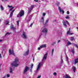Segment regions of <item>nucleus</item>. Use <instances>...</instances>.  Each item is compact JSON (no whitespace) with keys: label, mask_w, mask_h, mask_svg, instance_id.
<instances>
[{"label":"nucleus","mask_w":78,"mask_h":78,"mask_svg":"<svg viewBox=\"0 0 78 78\" xmlns=\"http://www.w3.org/2000/svg\"><path fill=\"white\" fill-rule=\"evenodd\" d=\"M17 62H19V59H18V58L16 57L15 59V61L12 63L11 67L10 68V72L11 73H12V70H14L15 69V68L12 66L17 67L19 65V64H17Z\"/></svg>","instance_id":"f257e3e1"},{"label":"nucleus","mask_w":78,"mask_h":78,"mask_svg":"<svg viewBox=\"0 0 78 78\" xmlns=\"http://www.w3.org/2000/svg\"><path fill=\"white\" fill-rule=\"evenodd\" d=\"M34 8V5H31L30 8L29 9V10H28V13H31V11Z\"/></svg>","instance_id":"f03ea898"},{"label":"nucleus","mask_w":78,"mask_h":78,"mask_svg":"<svg viewBox=\"0 0 78 78\" xmlns=\"http://www.w3.org/2000/svg\"><path fill=\"white\" fill-rule=\"evenodd\" d=\"M28 70H29V67H28V66H26L25 67L24 69V71H23L24 74H25V73H26V72H27V71H28Z\"/></svg>","instance_id":"7ed1b4c3"},{"label":"nucleus","mask_w":78,"mask_h":78,"mask_svg":"<svg viewBox=\"0 0 78 78\" xmlns=\"http://www.w3.org/2000/svg\"><path fill=\"white\" fill-rule=\"evenodd\" d=\"M9 55H13V56H15V54H14V51L13 50L11 51V50H9Z\"/></svg>","instance_id":"20e7f679"},{"label":"nucleus","mask_w":78,"mask_h":78,"mask_svg":"<svg viewBox=\"0 0 78 78\" xmlns=\"http://www.w3.org/2000/svg\"><path fill=\"white\" fill-rule=\"evenodd\" d=\"M10 28L11 30H12L13 31H16V27H14V25H11L10 27Z\"/></svg>","instance_id":"39448f33"},{"label":"nucleus","mask_w":78,"mask_h":78,"mask_svg":"<svg viewBox=\"0 0 78 78\" xmlns=\"http://www.w3.org/2000/svg\"><path fill=\"white\" fill-rule=\"evenodd\" d=\"M42 66V63L41 62L40 63H39L38 66H37V71H38V70H39V69H40V67H41V66Z\"/></svg>","instance_id":"423d86ee"},{"label":"nucleus","mask_w":78,"mask_h":78,"mask_svg":"<svg viewBox=\"0 0 78 78\" xmlns=\"http://www.w3.org/2000/svg\"><path fill=\"white\" fill-rule=\"evenodd\" d=\"M23 15H24V11L23 10H21L20 15V17H22Z\"/></svg>","instance_id":"0eeeda50"},{"label":"nucleus","mask_w":78,"mask_h":78,"mask_svg":"<svg viewBox=\"0 0 78 78\" xmlns=\"http://www.w3.org/2000/svg\"><path fill=\"white\" fill-rule=\"evenodd\" d=\"M22 36H23V37H24L25 39H27V35H26V33L25 32H24L22 34Z\"/></svg>","instance_id":"6e6552de"},{"label":"nucleus","mask_w":78,"mask_h":78,"mask_svg":"<svg viewBox=\"0 0 78 78\" xmlns=\"http://www.w3.org/2000/svg\"><path fill=\"white\" fill-rule=\"evenodd\" d=\"M58 9L60 11V12H62V14H64V11L62 10H61V7H59L58 8Z\"/></svg>","instance_id":"1a4fd4ad"},{"label":"nucleus","mask_w":78,"mask_h":78,"mask_svg":"<svg viewBox=\"0 0 78 78\" xmlns=\"http://www.w3.org/2000/svg\"><path fill=\"white\" fill-rule=\"evenodd\" d=\"M48 55V53H46L44 55V57L43 58V59L44 60L46 59H47V55Z\"/></svg>","instance_id":"9d476101"},{"label":"nucleus","mask_w":78,"mask_h":78,"mask_svg":"<svg viewBox=\"0 0 78 78\" xmlns=\"http://www.w3.org/2000/svg\"><path fill=\"white\" fill-rule=\"evenodd\" d=\"M42 32L43 33H47V29L46 28H44L42 31Z\"/></svg>","instance_id":"9b49d317"},{"label":"nucleus","mask_w":78,"mask_h":78,"mask_svg":"<svg viewBox=\"0 0 78 78\" xmlns=\"http://www.w3.org/2000/svg\"><path fill=\"white\" fill-rule=\"evenodd\" d=\"M8 6L9 8H12L10 9V11H12V9H14V7H12V5L9 6V5H8Z\"/></svg>","instance_id":"f8f14e48"},{"label":"nucleus","mask_w":78,"mask_h":78,"mask_svg":"<svg viewBox=\"0 0 78 78\" xmlns=\"http://www.w3.org/2000/svg\"><path fill=\"white\" fill-rule=\"evenodd\" d=\"M29 50H28L24 54V56H26V55H28V53H29Z\"/></svg>","instance_id":"ddd939ff"},{"label":"nucleus","mask_w":78,"mask_h":78,"mask_svg":"<svg viewBox=\"0 0 78 78\" xmlns=\"http://www.w3.org/2000/svg\"><path fill=\"white\" fill-rule=\"evenodd\" d=\"M15 11V10H13L12 11V12H11L10 15V17H12V15H13V12H14Z\"/></svg>","instance_id":"4468645a"},{"label":"nucleus","mask_w":78,"mask_h":78,"mask_svg":"<svg viewBox=\"0 0 78 78\" xmlns=\"http://www.w3.org/2000/svg\"><path fill=\"white\" fill-rule=\"evenodd\" d=\"M46 46H47L45 44H43L41 45L40 47V48H45L46 47Z\"/></svg>","instance_id":"2eb2a0df"},{"label":"nucleus","mask_w":78,"mask_h":78,"mask_svg":"<svg viewBox=\"0 0 78 78\" xmlns=\"http://www.w3.org/2000/svg\"><path fill=\"white\" fill-rule=\"evenodd\" d=\"M73 70V72L75 73L76 71V67L75 66H73L72 67Z\"/></svg>","instance_id":"dca6fc26"},{"label":"nucleus","mask_w":78,"mask_h":78,"mask_svg":"<svg viewBox=\"0 0 78 78\" xmlns=\"http://www.w3.org/2000/svg\"><path fill=\"white\" fill-rule=\"evenodd\" d=\"M63 25H64V26H65L66 28L67 27V25H66V23L65 22H64V21H63Z\"/></svg>","instance_id":"f3484780"},{"label":"nucleus","mask_w":78,"mask_h":78,"mask_svg":"<svg viewBox=\"0 0 78 78\" xmlns=\"http://www.w3.org/2000/svg\"><path fill=\"white\" fill-rule=\"evenodd\" d=\"M11 34V33L7 32L5 34V36H7V35H10V34Z\"/></svg>","instance_id":"a211bd4d"},{"label":"nucleus","mask_w":78,"mask_h":78,"mask_svg":"<svg viewBox=\"0 0 78 78\" xmlns=\"http://www.w3.org/2000/svg\"><path fill=\"white\" fill-rule=\"evenodd\" d=\"M72 44V43L69 42V41H68V42L67 43V44L66 45V46H69V45H71Z\"/></svg>","instance_id":"6ab92c4d"},{"label":"nucleus","mask_w":78,"mask_h":78,"mask_svg":"<svg viewBox=\"0 0 78 78\" xmlns=\"http://www.w3.org/2000/svg\"><path fill=\"white\" fill-rule=\"evenodd\" d=\"M70 32H71V31H70V28H69V30L67 32V34H69Z\"/></svg>","instance_id":"aec40b11"},{"label":"nucleus","mask_w":78,"mask_h":78,"mask_svg":"<svg viewBox=\"0 0 78 78\" xmlns=\"http://www.w3.org/2000/svg\"><path fill=\"white\" fill-rule=\"evenodd\" d=\"M75 64H76L78 62V58H76V59H75Z\"/></svg>","instance_id":"412c9836"},{"label":"nucleus","mask_w":78,"mask_h":78,"mask_svg":"<svg viewBox=\"0 0 78 78\" xmlns=\"http://www.w3.org/2000/svg\"><path fill=\"white\" fill-rule=\"evenodd\" d=\"M0 8L2 11L4 10V8H3V7L2 5H1Z\"/></svg>","instance_id":"4be33fe9"},{"label":"nucleus","mask_w":78,"mask_h":78,"mask_svg":"<svg viewBox=\"0 0 78 78\" xmlns=\"http://www.w3.org/2000/svg\"><path fill=\"white\" fill-rule=\"evenodd\" d=\"M48 19L47 20H46V23L44 25V26H45L47 25V23H48Z\"/></svg>","instance_id":"5701e85b"},{"label":"nucleus","mask_w":78,"mask_h":78,"mask_svg":"<svg viewBox=\"0 0 78 78\" xmlns=\"http://www.w3.org/2000/svg\"><path fill=\"white\" fill-rule=\"evenodd\" d=\"M65 78H70V76H69L68 75L66 74L65 76Z\"/></svg>","instance_id":"b1692460"},{"label":"nucleus","mask_w":78,"mask_h":78,"mask_svg":"<svg viewBox=\"0 0 78 78\" xmlns=\"http://www.w3.org/2000/svg\"><path fill=\"white\" fill-rule=\"evenodd\" d=\"M60 3L59 2H57L56 4V5L58 6L59 5Z\"/></svg>","instance_id":"393cba45"},{"label":"nucleus","mask_w":78,"mask_h":78,"mask_svg":"<svg viewBox=\"0 0 78 78\" xmlns=\"http://www.w3.org/2000/svg\"><path fill=\"white\" fill-rule=\"evenodd\" d=\"M70 40L71 41H73V40H74V37H70Z\"/></svg>","instance_id":"a878e982"},{"label":"nucleus","mask_w":78,"mask_h":78,"mask_svg":"<svg viewBox=\"0 0 78 78\" xmlns=\"http://www.w3.org/2000/svg\"><path fill=\"white\" fill-rule=\"evenodd\" d=\"M6 23H5L6 25H8V24H9V20H7L6 21Z\"/></svg>","instance_id":"bb28decb"},{"label":"nucleus","mask_w":78,"mask_h":78,"mask_svg":"<svg viewBox=\"0 0 78 78\" xmlns=\"http://www.w3.org/2000/svg\"><path fill=\"white\" fill-rule=\"evenodd\" d=\"M41 20H42V22L43 23H44V17H42L41 18Z\"/></svg>","instance_id":"cd10ccee"},{"label":"nucleus","mask_w":78,"mask_h":78,"mask_svg":"<svg viewBox=\"0 0 78 78\" xmlns=\"http://www.w3.org/2000/svg\"><path fill=\"white\" fill-rule=\"evenodd\" d=\"M72 52L73 54H74L75 53V50L74 49H73L72 50Z\"/></svg>","instance_id":"c85d7f7f"},{"label":"nucleus","mask_w":78,"mask_h":78,"mask_svg":"<svg viewBox=\"0 0 78 78\" xmlns=\"http://www.w3.org/2000/svg\"><path fill=\"white\" fill-rule=\"evenodd\" d=\"M66 23L68 25H69L70 26V24L69 23V22H68V21H67L66 20Z\"/></svg>","instance_id":"c756f323"},{"label":"nucleus","mask_w":78,"mask_h":78,"mask_svg":"<svg viewBox=\"0 0 78 78\" xmlns=\"http://www.w3.org/2000/svg\"><path fill=\"white\" fill-rule=\"evenodd\" d=\"M66 23L68 25H69L70 26V24L69 23V22H68V21H67L66 20Z\"/></svg>","instance_id":"7c9ffc66"},{"label":"nucleus","mask_w":78,"mask_h":78,"mask_svg":"<svg viewBox=\"0 0 78 78\" xmlns=\"http://www.w3.org/2000/svg\"><path fill=\"white\" fill-rule=\"evenodd\" d=\"M33 64H32L30 65V68H31V69H32V68H33Z\"/></svg>","instance_id":"2f4dec72"},{"label":"nucleus","mask_w":78,"mask_h":78,"mask_svg":"<svg viewBox=\"0 0 78 78\" xmlns=\"http://www.w3.org/2000/svg\"><path fill=\"white\" fill-rule=\"evenodd\" d=\"M17 25H18V26H19V21H17Z\"/></svg>","instance_id":"473e14b6"},{"label":"nucleus","mask_w":78,"mask_h":78,"mask_svg":"<svg viewBox=\"0 0 78 78\" xmlns=\"http://www.w3.org/2000/svg\"><path fill=\"white\" fill-rule=\"evenodd\" d=\"M53 52H54V49H53L52 50V55H53Z\"/></svg>","instance_id":"72a5a7b5"},{"label":"nucleus","mask_w":78,"mask_h":78,"mask_svg":"<svg viewBox=\"0 0 78 78\" xmlns=\"http://www.w3.org/2000/svg\"><path fill=\"white\" fill-rule=\"evenodd\" d=\"M66 19H69L70 18V17L69 16H67L66 17Z\"/></svg>","instance_id":"f704fd0d"},{"label":"nucleus","mask_w":78,"mask_h":78,"mask_svg":"<svg viewBox=\"0 0 78 78\" xmlns=\"http://www.w3.org/2000/svg\"><path fill=\"white\" fill-rule=\"evenodd\" d=\"M55 44H56V43L55 42H53V43L52 44H51L52 45H55Z\"/></svg>","instance_id":"c9c22d12"},{"label":"nucleus","mask_w":78,"mask_h":78,"mask_svg":"<svg viewBox=\"0 0 78 78\" xmlns=\"http://www.w3.org/2000/svg\"><path fill=\"white\" fill-rule=\"evenodd\" d=\"M74 46H75V47H76L77 48H78V45H76V44H75L74 45Z\"/></svg>","instance_id":"e433bc0d"},{"label":"nucleus","mask_w":78,"mask_h":78,"mask_svg":"<svg viewBox=\"0 0 78 78\" xmlns=\"http://www.w3.org/2000/svg\"><path fill=\"white\" fill-rule=\"evenodd\" d=\"M41 77V75L38 76L37 78H40Z\"/></svg>","instance_id":"4c0bfd02"},{"label":"nucleus","mask_w":78,"mask_h":78,"mask_svg":"<svg viewBox=\"0 0 78 78\" xmlns=\"http://www.w3.org/2000/svg\"><path fill=\"white\" fill-rule=\"evenodd\" d=\"M45 16V13H43V16Z\"/></svg>","instance_id":"58836bf2"},{"label":"nucleus","mask_w":78,"mask_h":78,"mask_svg":"<svg viewBox=\"0 0 78 78\" xmlns=\"http://www.w3.org/2000/svg\"><path fill=\"white\" fill-rule=\"evenodd\" d=\"M33 23H31V24L30 25V27H32V26H33Z\"/></svg>","instance_id":"ea45409f"},{"label":"nucleus","mask_w":78,"mask_h":78,"mask_svg":"<svg viewBox=\"0 0 78 78\" xmlns=\"http://www.w3.org/2000/svg\"><path fill=\"white\" fill-rule=\"evenodd\" d=\"M66 58L67 60H69V58H68V57H67V56H66Z\"/></svg>","instance_id":"a19ab883"},{"label":"nucleus","mask_w":78,"mask_h":78,"mask_svg":"<svg viewBox=\"0 0 78 78\" xmlns=\"http://www.w3.org/2000/svg\"><path fill=\"white\" fill-rule=\"evenodd\" d=\"M54 75H57L56 73H54Z\"/></svg>","instance_id":"79ce46f5"},{"label":"nucleus","mask_w":78,"mask_h":78,"mask_svg":"<svg viewBox=\"0 0 78 78\" xmlns=\"http://www.w3.org/2000/svg\"><path fill=\"white\" fill-rule=\"evenodd\" d=\"M34 1L35 2H38V0H34Z\"/></svg>","instance_id":"37998d69"},{"label":"nucleus","mask_w":78,"mask_h":78,"mask_svg":"<svg viewBox=\"0 0 78 78\" xmlns=\"http://www.w3.org/2000/svg\"><path fill=\"white\" fill-rule=\"evenodd\" d=\"M67 13L68 14H69V11H67Z\"/></svg>","instance_id":"c03bdc74"},{"label":"nucleus","mask_w":78,"mask_h":78,"mask_svg":"<svg viewBox=\"0 0 78 78\" xmlns=\"http://www.w3.org/2000/svg\"><path fill=\"white\" fill-rule=\"evenodd\" d=\"M2 55H1V54H0V58H2Z\"/></svg>","instance_id":"a18cd8bd"},{"label":"nucleus","mask_w":78,"mask_h":78,"mask_svg":"<svg viewBox=\"0 0 78 78\" xmlns=\"http://www.w3.org/2000/svg\"><path fill=\"white\" fill-rule=\"evenodd\" d=\"M61 42V40H58V43H59V42Z\"/></svg>","instance_id":"49530a36"},{"label":"nucleus","mask_w":78,"mask_h":78,"mask_svg":"<svg viewBox=\"0 0 78 78\" xmlns=\"http://www.w3.org/2000/svg\"><path fill=\"white\" fill-rule=\"evenodd\" d=\"M7 76L8 77H9V76H10L9 75V74H7Z\"/></svg>","instance_id":"de8ad7c7"},{"label":"nucleus","mask_w":78,"mask_h":78,"mask_svg":"<svg viewBox=\"0 0 78 78\" xmlns=\"http://www.w3.org/2000/svg\"><path fill=\"white\" fill-rule=\"evenodd\" d=\"M41 47H40V48H38V49L39 50H40V49H41Z\"/></svg>","instance_id":"09e8293b"},{"label":"nucleus","mask_w":78,"mask_h":78,"mask_svg":"<svg viewBox=\"0 0 78 78\" xmlns=\"http://www.w3.org/2000/svg\"><path fill=\"white\" fill-rule=\"evenodd\" d=\"M62 63L63 62V60H62Z\"/></svg>","instance_id":"8fccbe9b"},{"label":"nucleus","mask_w":78,"mask_h":78,"mask_svg":"<svg viewBox=\"0 0 78 78\" xmlns=\"http://www.w3.org/2000/svg\"><path fill=\"white\" fill-rule=\"evenodd\" d=\"M69 34H71V35H72V34H73V33H69Z\"/></svg>","instance_id":"3c124183"},{"label":"nucleus","mask_w":78,"mask_h":78,"mask_svg":"<svg viewBox=\"0 0 78 78\" xmlns=\"http://www.w3.org/2000/svg\"><path fill=\"white\" fill-rule=\"evenodd\" d=\"M2 40H0V42H2Z\"/></svg>","instance_id":"603ef678"},{"label":"nucleus","mask_w":78,"mask_h":78,"mask_svg":"<svg viewBox=\"0 0 78 78\" xmlns=\"http://www.w3.org/2000/svg\"><path fill=\"white\" fill-rule=\"evenodd\" d=\"M2 22V20H0V22Z\"/></svg>","instance_id":"864d4df0"},{"label":"nucleus","mask_w":78,"mask_h":78,"mask_svg":"<svg viewBox=\"0 0 78 78\" xmlns=\"http://www.w3.org/2000/svg\"><path fill=\"white\" fill-rule=\"evenodd\" d=\"M2 66V64H1L0 65V66Z\"/></svg>","instance_id":"5fc2aeb1"},{"label":"nucleus","mask_w":78,"mask_h":78,"mask_svg":"<svg viewBox=\"0 0 78 78\" xmlns=\"http://www.w3.org/2000/svg\"><path fill=\"white\" fill-rule=\"evenodd\" d=\"M77 30H78V27H77Z\"/></svg>","instance_id":"6e6d98bb"},{"label":"nucleus","mask_w":78,"mask_h":78,"mask_svg":"<svg viewBox=\"0 0 78 78\" xmlns=\"http://www.w3.org/2000/svg\"><path fill=\"white\" fill-rule=\"evenodd\" d=\"M61 64H62V62H61Z\"/></svg>","instance_id":"4d7b16f0"},{"label":"nucleus","mask_w":78,"mask_h":78,"mask_svg":"<svg viewBox=\"0 0 78 78\" xmlns=\"http://www.w3.org/2000/svg\"><path fill=\"white\" fill-rule=\"evenodd\" d=\"M73 45H74V44H75L73 43Z\"/></svg>","instance_id":"13d9d810"},{"label":"nucleus","mask_w":78,"mask_h":78,"mask_svg":"<svg viewBox=\"0 0 78 78\" xmlns=\"http://www.w3.org/2000/svg\"><path fill=\"white\" fill-rule=\"evenodd\" d=\"M77 5H78V3H77Z\"/></svg>","instance_id":"bf43d9fd"},{"label":"nucleus","mask_w":78,"mask_h":78,"mask_svg":"<svg viewBox=\"0 0 78 78\" xmlns=\"http://www.w3.org/2000/svg\"><path fill=\"white\" fill-rule=\"evenodd\" d=\"M7 0H5V1H7Z\"/></svg>","instance_id":"052dcab7"},{"label":"nucleus","mask_w":78,"mask_h":78,"mask_svg":"<svg viewBox=\"0 0 78 78\" xmlns=\"http://www.w3.org/2000/svg\"><path fill=\"white\" fill-rule=\"evenodd\" d=\"M1 70V69H0V70Z\"/></svg>","instance_id":"680f3d73"}]
</instances>
